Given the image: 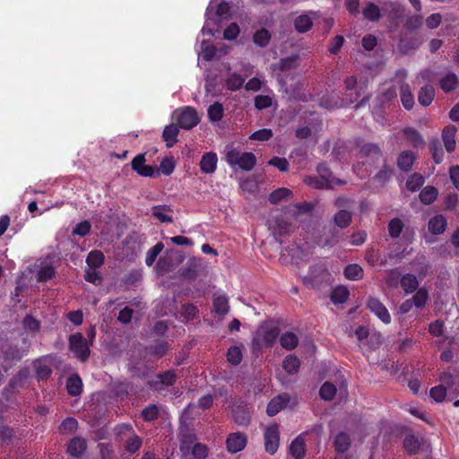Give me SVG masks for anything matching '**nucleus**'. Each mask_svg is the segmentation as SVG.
Here are the masks:
<instances>
[{"instance_id":"nucleus-1","label":"nucleus","mask_w":459,"mask_h":459,"mask_svg":"<svg viewBox=\"0 0 459 459\" xmlns=\"http://www.w3.org/2000/svg\"><path fill=\"white\" fill-rule=\"evenodd\" d=\"M279 335L280 329L278 327L263 325L258 327L252 339V349L260 351L263 348H271Z\"/></svg>"},{"instance_id":"nucleus-2","label":"nucleus","mask_w":459,"mask_h":459,"mask_svg":"<svg viewBox=\"0 0 459 459\" xmlns=\"http://www.w3.org/2000/svg\"><path fill=\"white\" fill-rule=\"evenodd\" d=\"M366 85H358L357 78L353 75L348 76L344 80V88L346 93V104L356 103L355 108L364 106L369 100V96H363Z\"/></svg>"},{"instance_id":"nucleus-3","label":"nucleus","mask_w":459,"mask_h":459,"mask_svg":"<svg viewBox=\"0 0 459 459\" xmlns=\"http://www.w3.org/2000/svg\"><path fill=\"white\" fill-rule=\"evenodd\" d=\"M225 160L230 166H238L244 171L252 170L256 164V157L253 152H240L234 148L227 151Z\"/></svg>"},{"instance_id":"nucleus-4","label":"nucleus","mask_w":459,"mask_h":459,"mask_svg":"<svg viewBox=\"0 0 459 459\" xmlns=\"http://www.w3.org/2000/svg\"><path fill=\"white\" fill-rule=\"evenodd\" d=\"M442 384L432 387L429 391V396L437 403H441L446 399L447 391H459V380L455 379L452 374L444 372L440 376Z\"/></svg>"},{"instance_id":"nucleus-5","label":"nucleus","mask_w":459,"mask_h":459,"mask_svg":"<svg viewBox=\"0 0 459 459\" xmlns=\"http://www.w3.org/2000/svg\"><path fill=\"white\" fill-rule=\"evenodd\" d=\"M68 348L74 357L81 362H86L91 355V350L87 340L82 333L70 334L68 337Z\"/></svg>"},{"instance_id":"nucleus-6","label":"nucleus","mask_w":459,"mask_h":459,"mask_svg":"<svg viewBox=\"0 0 459 459\" xmlns=\"http://www.w3.org/2000/svg\"><path fill=\"white\" fill-rule=\"evenodd\" d=\"M178 127L190 130L200 122V117L195 108L186 106L174 111L173 117Z\"/></svg>"},{"instance_id":"nucleus-7","label":"nucleus","mask_w":459,"mask_h":459,"mask_svg":"<svg viewBox=\"0 0 459 459\" xmlns=\"http://www.w3.org/2000/svg\"><path fill=\"white\" fill-rule=\"evenodd\" d=\"M178 379L176 370L169 369L156 375L155 378L148 381V385L156 390L162 391L167 387L172 386Z\"/></svg>"},{"instance_id":"nucleus-8","label":"nucleus","mask_w":459,"mask_h":459,"mask_svg":"<svg viewBox=\"0 0 459 459\" xmlns=\"http://www.w3.org/2000/svg\"><path fill=\"white\" fill-rule=\"evenodd\" d=\"M52 362V355L40 357L33 362L35 377L38 380H47L51 377L53 373Z\"/></svg>"},{"instance_id":"nucleus-9","label":"nucleus","mask_w":459,"mask_h":459,"mask_svg":"<svg viewBox=\"0 0 459 459\" xmlns=\"http://www.w3.org/2000/svg\"><path fill=\"white\" fill-rule=\"evenodd\" d=\"M280 430L277 424L268 426L264 431V449L270 455H274L279 447Z\"/></svg>"},{"instance_id":"nucleus-10","label":"nucleus","mask_w":459,"mask_h":459,"mask_svg":"<svg viewBox=\"0 0 459 459\" xmlns=\"http://www.w3.org/2000/svg\"><path fill=\"white\" fill-rule=\"evenodd\" d=\"M133 170L138 175L146 178H153L159 175V172L153 166L145 164V154L136 155L131 161Z\"/></svg>"},{"instance_id":"nucleus-11","label":"nucleus","mask_w":459,"mask_h":459,"mask_svg":"<svg viewBox=\"0 0 459 459\" xmlns=\"http://www.w3.org/2000/svg\"><path fill=\"white\" fill-rule=\"evenodd\" d=\"M367 307L383 323L389 324L391 322V316H390L387 308L377 298H375V297L368 298Z\"/></svg>"},{"instance_id":"nucleus-12","label":"nucleus","mask_w":459,"mask_h":459,"mask_svg":"<svg viewBox=\"0 0 459 459\" xmlns=\"http://www.w3.org/2000/svg\"><path fill=\"white\" fill-rule=\"evenodd\" d=\"M290 402V394L287 393H282L270 400L266 407V413L269 416H275L281 410H283Z\"/></svg>"},{"instance_id":"nucleus-13","label":"nucleus","mask_w":459,"mask_h":459,"mask_svg":"<svg viewBox=\"0 0 459 459\" xmlns=\"http://www.w3.org/2000/svg\"><path fill=\"white\" fill-rule=\"evenodd\" d=\"M247 436L241 432L231 433L226 440L227 449L231 454L242 451L247 446Z\"/></svg>"},{"instance_id":"nucleus-14","label":"nucleus","mask_w":459,"mask_h":459,"mask_svg":"<svg viewBox=\"0 0 459 459\" xmlns=\"http://www.w3.org/2000/svg\"><path fill=\"white\" fill-rule=\"evenodd\" d=\"M456 133L457 128L454 125L446 126L442 130V140L444 146L447 152L451 153L455 150L456 147Z\"/></svg>"},{"instance_id":"nucleus-15","label":"nucleus","mask_w":459,"mask_h":459,"mask_svg":"<svg viewBox=\"0 0 459 459\" xmlns=\"http://www.w3.org/2000/svg\"><path fill=\"white\" fill-rule=\"evenodd\" d=\"M87 442L85 438L80 437H73L67 446V453L72 457H81L87 450Z\"/></svg>"},{"instance_id":"nucleus-16","label":"nucleus","mask_w":459,"mask_h":459,"mask_svg":"<svg viewBox=\"0 0 459 459\" xmlns=\"http://www.w3.org/2000/svg\"><path fill=\"white\" fill-rule=\"evenodd\" d=\"M316 171L321 179L325 180L333 187L334 186H343L345 181L333 177L329 166L325 162H321L316 167Z\"/></svg>"},{"instance_id":"nucleus-17","label":"nucleus","mask_w":459,"mask_h":459,"mask_svg":"<svg viewBox=\"0 0 459 459\" xmlns=\"http://www.w3.org/2000/svg\"><path fill=\"white\" fill-rule=\"evenodd\" d=\"M417 159L416 154L409 150L403 151L397 157V167L400 170L408 172L410 171Z\"/></svg>"},{"instance_id":"nucleus-18","label":"nucleus","mask_w":459,"mask_h":459,"mask_svg":"<svg viewBox=\"0 0 459 459\" xmlns=\"http://www.w3.org/2000/svg\"><path fill=\"white\" fill-rule=\"evenodd\" d=\"M233 420L239 426L247 427L251 421L250 411L247 405H238L232 410Z\"/></svg>"},{"instance_id":"nucleus-19","label":"nucleus","mask_w":459,"mask_h":459,"mask_svg":"<svg viewBox=\"0 0 459 459\" xmlns=\"http://www.w3.org/2000/svg\"><path fill=\"white\" fill-rule=\"evenodd\" d=\"M218 158L213 152H205L200 160V169L203 173L212 174L217 169Z\"/></svg>"},{"instance_id":"nucleus-20","label":"nucleus","mask_w":459,"mask_h":459,"mask_svg":"<svg viewBox=\"0 0 459 459\" xmlns=\"http://www.w3.org/2000/svg\"><path fill=\"white\" fill-rule=\"evenodd\" d=\"M403 137L411 143L413 148H419L425 144L422 134L414 127L407 126L403 129Z\"/></svg>"},{"instance_id":"nucleus-21","label":"nucleus","mask_w":459,"mask_h":459,"mask_svg":"<svg viewBox=\"0 0 459 459\" xmlns=\"http://www.w3.org/2000/svg\"><path fill=\"white\" fill-rule=\"evenodd\" d=\"M458 85L459 78L453 72L446 73L439 80V86L441 90L446 93H449L455 91L458 87Z\"/></svg>"},{"instance_id":"nucleus-22","label":"nucleus","mask_w":459,"mask_h":459,"mask_svg":"<svg viewBox=\"0 0 459 459\" xmlns=\"http://www.w3.org/2000/svg\"><path fill=\"white\" fill-rule=\"evenodd\" d=\"M67 393L71 396H78L82 392V381L77 373L71 375L65 383Z\"/></svg>"},{"instance_id":"nucleus-23","label":"nucleus","mask_w":459,"mask_h":459,"mask_svg":"<svg viewBox=\"0 0 459 459\" xmlns=\"http://www.w3.org/2000/svg\"><path fill=\"white\" fill-rule=\"evenodd\" d=\"M400 284L406 294L415 292L419 287L418 279L412 273H406L403 276H402L400 279Z\"/></svg>"},{"instance_id":"nucleus-24","label":"nucleus","mask_w":459,"mask_h":459,"mask_svg":"<svg viewBox=\"0 0 459 459\" xmlns=\"http://www.w3.org/2000/svg\"><path fill=\"white\" fill-rule=\"evenodd\" d=\"M179 129L178 125L166 126L162 132L163 141L166 143L167 147H172L178 142V135Z\"/></svg>"},{"instance_id":"nucleus-25","label":"nucleus","mask_w":459,"mask_h":459,"mask_svg":"<svg viewBox=\"0 0 459 459\" xmlns=\"http://www.w3.org/2000/svg\"><path fill=\"white\" fill-rule=\"evenodd\" d=\"M305 440L301 436H298L292 440L290 446V454L295 459H302L306 454Z\"/></svg>"},{"instance_id":"nucleus-26","label":"nucleus","mask_w":459,"mask_h":459,"mask_svg":"<svg viewBox=\"0 0 459 459\" xmlns=\"http://www.w3.org/2000/svg\"><path fill=\"white\" fill-rule=\"evenodd\" d=\"M293 23L295 30L299 33H306L313 27L312 18L307 13H303L296 17Z\"/></svg>"},{"instance_id":"nucleus-27","label":"nucleus","mask_w":459,"mask_h":459,"mask_svg":"<svg viewBox=\"0 0 459 459\" xmlns=\"http://www.w3.org/2000/svg\"><path fill=\"white\" fill-rule=\"evenodd\" d=\"M428 228L434 235L442 234L446 228V220L443 215H436L429 221Z\"/></svg>"},{"instance_id":"nucleus-28","label":"nucleus","mask_w":459,"mask_h":459,"mask_svg":"<svg viewBox=\"0 0 459 459\" xmlns=\"http://www.w3.org/2000/svg\"><path fill=\"white\" fill-rule=\"evenodd\" d=\"M279 342L281 346L287 350L292 351L299 345V337L293 332H286L281 336L279 335Z\"/></svg>"},{"instance_id":"nucleus-29","label":"nucleus","mask_w":459,"mask_h":459,"mask_svg":"<svg viewBox=\"0 0 459 459\" xmlns=\"http://www.w3.org/2000/svg\"><path fill=\"white\" fill-rule=\"evenodd\" d=\"M271 39L272 34L265 28L257 30L253 35L254 44L261 48H266L269 45Z\"/></svg>"},{"instance_id":"nucleus-30","label":"nucleus","mask_w":459,"mask_h":459,"mask_svg":"<svg viewBox=\"0 0 459 459\" xmlns=\"http://www.w3.org/2000/svg\"><path fill=\"white\" fill-rule=\"evenodd\" d=\"M333 222L334 224L340 228V229H346L348 228L351 221H352V215L351 212L342 209L339 210L334 215H333Z\"/></svg>"},{"instance_id":"nucleus-31","label":"nucleus","mask_w":459,"mask_h":459,"mask_svg":"<svg viewBox=\"0 0 459 459\" xmlns=\"http://www.w3.org/2000/svg\"><path fill=\"white\" fill-rule=\"evenodd\" d=\"M429 152L436 164H440L444 160V150L440 141L437 138L429 141Z\"/></svg>"},{"instance_id":"nucleus-32","label":"nucleus","mask_w":459,"mask_h":459,"mask_svg":"<svg viewBox=\"0 0 459 459\" xmlns=\"http://www.w3.org/2000/svg\"><path fill=\"white\" fill-rule=\"evenodd\" d=\"M334 449L337 453H345L351 447V438L346 432H340L333 441Z\"/></svg>"},{"instance_id":"nucleus-33","label":"nucleus","mask_w":459,"mask_h":459,"mask_svg":"<svg viewBox=\"0 0 459 459\" xmlns=\"http://www.w3.org/2000/svg\"><path fill=\"white\" fill-rule=\"evenodd\" d=\"M400 97L403 108L411 110L414 105V98L411 91L409 84L403 83L400 87Z\"/></svg>"},{"instance_id":"nucleus-34","label":"nucleus","mask_w":459,"mask_h":459,"mask_svg":"<svg viewBox=\"0 0 459 459\" xmlns=\"http://www.w3.org/2000/svg\"><path fill=\"white\" fill-rule=\"evenodd\" d=\"M300 364V359L297 356L290 354L284 359L282 368L289 375H295L299 372Z\"/></svg>"},{"instance_id":"nucleus-35","label":"nucleus","mask_w":459,"mask_h":459,"mask_svg":"<svg viewBox=\"0 0 459 459\" xmlns=\"http://www.w3.org/2000/svg\"><path fill=\"white\" fill-rule=\"evenodd\" d=\"M364 18L370 22H378L381 19V11L378 5L372 2L366 4L362 10Z\"/></svg>"},{"instance_id":"nucleus-36","label":"nucleus","mask_w":459,"mask_h":459,"mask_svg":"<svg viewBox=\"0 0 459 459\" xmlns=\"http://www.w3.org/2000/svg\"><path fill=\"white\" fill-rule=\"evenodd\" d=\"M169 349V345L166 341H159L155 344L146 348L147 353L152 357L161 358L166 355Z\"/></svg>"},{"instance_id":"nucleus-37","label":"nucleus","mask_w":459,"mask_h":459,"mask_svg":"<svg viewBox=\"0 0 459 459\" xmlns=\"http://www.w3.org/2000/svg\"><path fill=\"white\" fill-rule=\"evenodd\" d=\"M434 97V88L431 85H425L419 91L418 101L420 105L428 107L432 103Z\"/></svg>"},{"instance_id":"nucleus-38","label":"nucleus","mask_w":459,"mask_h":459,"mask_svg":"<svg viewBox=\"0 0 459 459\" xmlns=\"http://www.w3.org/2000/svg\"><path fill=\"white\" fill-rule=\"evenodd\" d=\"M105 262V255L100 250L91 251L86 257V264L89 268L99 269Z\"/></svg>"},{"instance_id":"nucleus-39","label":"nucleus","mask_w":459,"mask_h":459,"mask_svg":"<svg viewBox=\"0 0 459 459\" xmlns=\"http://www.w3.org/2000/svg\"><path fill=\"white\" fill-rule=\"evenodd\" d=\"M343 274L350 281H359L363 278L364 271L360 265L350 264L345 266Z\"/></svg>"},{"instance_id":"nucleus-40","label":"nucleus","mask_w":459,"mask_h":459,"mask_svg":"<svg viewBox=\"0 0 459 459\" xmlns=\"http://www.w3.org/2000/svg\"><path fill=\"white\" fill-rule=\"evenodd\" d=\"M359 154L360 157L373 156L377 160H379L382 157L383 152L381 148L377 144L368 143L360 147Z\"/></svg>"},{"instance_id":"nucleus-41","label":"nucleus","mask_w":459,"mask_h":459,"mask_svg":"<svg viewBox=\"0 0 459 459\" xmlns=\"http://www.w3.org/2000/svg\"><path fill=\"white\" fill-rule=\"evenodd\" d=\"M350 296V291L345 286L334 288L331 293V300L333 304L339 305L345 303Z\"/></svg>"},{"instance_id":"nucleus-42","label":"nucleus","mask_w":459,"mask_h":459,"mask_svg":"<svg viewBox=\"0 0 459 459\" xmlns=\"http://www.w3.org/2000/svg\"><path fill=\"white\" fill-rule=\"evenodd\" d=\"M437 189L432 186L424 187L420 195V201L424 204H431L437 197Z\"/></svg>"},{"instance_id":"nucleus-43","label":"nucleus","mask_w":459,"mask_h":459,"mask_svg":"<svg viewBox=\"0 0 459 459\" xmlns=\"http://www.w3.org/2000/svg\"><path fill=\"white\" fill-rule=\"evenodd\" d=\"M403 447L410 455L417 454L420 447L419 438L413 434L406 435L403 439Z\"/></svg>"},{"instance_id":"nucleus-44","label":"nucleus","mask_w":459,"mask_h":459,"mask_svg":"<svg viewBox=\"0 0 459 459\" xmlns=\"http://www.w3.org/2000/svg\"><path fill=\"white\" fill-rule=\"evenodd\" d=\"M214 312L225 316L230 310L229 299L226 296H218L212 301Z\"/></svg>"},{"instance_id":"nucleus-45","label":"nucleus","mask_w":459,"mask_h":459,"mask_svg":"<svg viewBox=\"0 0 459 459\" xmlns=\"http://www.w3.org/2000/svg\"><path fill=\"white\" fill-rule=\"evenodd\" d=\"M429 298V291L425 288H420L410 299L414 307L422 308L427 304Z\"/></svg>"},{"instance_id":"nucleus-46","label":"nucleus","mask_w":459,"mask_h":459,"mask_svg":"<svg viewBox=\"0 0 459 459\" xmlns=\"http://www.w3.org/2000/svg\"><path fill=\"white\" fill-rule=\"evenodd\" d=\"M425 179L420 173L411 174L406 181V187L411 192H416L423 186Z\"/></svg>"},{"instance_id":"nucleus-47","label":"nucleus","mask_w":459,"mask_h":459,"mask_svg":"<svg viewBox=\"0 0 459 459\" xmlns=\"http://www.w3.org/2000/svg\"><path fill=\"white\" fill-rule=\"evenodd\" d=\"M56 276V269L51 264H44L41 265L38 274L37 280L39 282H46L49 280H52Z\"/></svg>"},{"instance_id":"nucleus-48","label":"nucleus","mask_w":459,"mask_h":459,"mask_svg":"<svg viewBox=\"0 0 459 459\" xmlns=\"http://www.w3.org/2000/svg\"><path fill=\"white\" fill-rule=\"evenodd\" d=\"M227 360L232 366H238L242 359V351L238 346H230L227 351Z\"/></svg>"},{"instance_id":"nucleus-49","label":"nucleus","mask_w":459,"mask_h":459,"mask_svg":"<svg viewBox=\"0 0 459 459\" xmlns=\"http://www.w3.org/2000/svg\"><path fill=\"white\" fill-rule=\"evenodd\" d=\"M292 194L291 190L286 187H280L276 190L273 191L269 195V202L273 204H277L281 201L287 199L289 196H290Z\"/></svg>"},{"instance_id":"nucleus-50","label":"nucleus","mask_w":459,"mask_h":459,"mask_svg":"<svg viewBox=\"0 0 459 459\" xmlns=\"http://www.w3.org/2000/svg\"><path fill=\"white\" fill-rule=\"evenodd\" d=\"M208 117L212 122H219L222 119L224 108L222 104L214 102L207 110Z\"/></svg>"},{"instance_id":"nucleus-51","label":"nucleus","mask_w":459,"mask_h":459,"mask_svg":"<svg viewBox=\"0 0 459 459\" xmlns=\"http://www.w3.org/2000/svg\"><path fill=\"white\" fill-rule=\"evenodd\" d=\"M290 230L291 224L289 221L281 218H277L275 220V226L273 229L274 237H285L290 233Z\"/></svg>"},{"instance_id":"nucleus-52","label":"nucleus","mask_w":459,"mask_h":459,"mask_svg":"<svg viewBox=\"0 0 459 459\" xmlns=\"http://www.w3.org/2000/svg\"><path fill=\"white\" fill-rule=\"evenodd\" d=\"M244 82L245 80L240 74L234 73L226 79L225 85L229 91H235L243 86Z\"/></svg>"},{"instance_id":"nucleus-53","label":"nucleus","mask_w":459,"mask_h":459,"mask_svg":"<svg viewBox=\"0 0 459 459\" xmlns=\"http://www.w3.org/2000/svg\"><path fill=\"white\" fill-rule=\"evenodd\" d=\"M404 224L399 218H394L388 222L387 230L391 238H397L400 237Z\"/></svg>"},{"instance_id":"nucleus-54","label":"nucleus","mask_w":459,"mask_h":459,"mask_svg":"<svg viewBox=\"0 0 459 459\" xmlns=\"http://www.w3.org/2000/svg\"><path fill=\"white\" fill-rule=\"evenodd\" d=\"M25 352L22 351L17 345H10L4 352L5 360L19 361L21 360Z\"/></svg>"},{"instance_id":"nucleus-55","label":"nucleus","mask_w":459,"mask_h":459,"mask_svg":"<svg viewBox=\"0 0 459 459\" xmlns=\"http://www.w3.org/2000/svg\"><path fill=\"white\" fill-rule=\"evenodd\" d=\"M337 389L333 384L325 382L319 390V395L325 401H332L334 398Z\"/></svg>"},{"instance_id":"nucleus-56","label":"nucleus","mask_w":459,"mask_h":459,"mask_svg":"<svg viewBox=\"0 0 459 459\" xmlns=\"http://www.w3.org/2000/svg\"><path fill=\"white\" fill-rule=\"evenodd\" d=\"M164 245L162 242H158L155 244L152 247H151L145 256V264L147 266H152L157 256L160 254V252L163 250Z\"/></svg>"},{"instance_id":"nucleus-57","label":"nucleus","mask_w":459,"mask_h":459,"mask_svg":"<svg viewBox=\"0 0 459 459\" xmlns=\"http://www.w3.org/2000/svg\"><path fill=\"white\" fill-rule=\"evenodd\" d=\"M143 445V439L138 435L134 434L131 436L125 444V449L129 454L137 452Z\"/></svg>"},{"instance_id":"nucleus-58","label":"nucleus","mask_w":459,"mask_h":459,"mask_svg":"<svg viewBox=\"0 0 459 459\" xmlns=\"http://www.w3.org/2000/svg\"><path fill=\"white\" fill-rule=\"evenodd\" d=\"M141 416L147 422L156 420L159 417L158 406L154 403L149 404L142 411Z\"/></svg>"},{"instance_id":"nucleus-59","label":"nucleus","mask_w":459,"mask_h":459,"mask_svg":"<svg viewBox=\"0 0 459 459\" xmlns=\"http://www.w3.org/2000/svg\"><path fill=\"white\" fill-rule=\"evenodd\" d=\"M392 173V169L386 164V161L385 160L381 169L375 175L374 179L381 185H385L390 179Z\"/></svg>"},{"instance_id":"nucleus-60","label":"nucleus","mask_w":459,"mask_h":459,"mask_svg":"<svg viewBox=\"0 0 459 459\" xmlns=\"http://www.w3.org/2000/svg\"><path fill=\"white\" fill-rule=\"evenodd\" d=\"M84 280L96 286H99L101 284L103 278L98 269L88 267V269L85 270Z\"/></svg>"},{"instance_id":"nucleus-61","label":"nucleus","mask_w":459,"mask_h":459,"mask_svg":"<svg viewBox=\"0 0 459 459\" xmlns=\"http://www.w3.org/2000/svg\"><path fill=\"white\" fill-rule=\"evenodd\" d=\"M304 182L315 188V189H330L333 188L332 186L329 185V183L325 180H323L320 178V177H307L305 178Z\"/></svg>"},{"instance_id":"nucleus-62","label":"nucleus","mask_w":459,"mask_h":459,"mask_svg":"<svg viewBox=\"0 0 459 459\" xmlns=\"http://www.w3.org/2000/svg\"><path fill=\"white\" fill-rule=\"evenodd\" d=\"M142 273L139 270L130 271L123 279V282L127 287L135 286L142 280Z\"/></svg>"},{"instance_id":"nucleus-63","label":"nucleus","mask_w":459,"mask_h":459,"mask_svg":"<svg viewBox=\"0 0 459 459\" xmlns=\"http://www.w3.org/2000/svg\"><path fill=\"white\" fill-rule=\"evenodd\" d=\"M77 428H78L77 420L74 418H72V417H68L61 422V424L59 426V430L62 433H71V432L75 431L77 429Z\"/></svg>"},{"instance_id":"nucleus-64","label":"nucleus","mask_w":459,"mask_h":459,"mask_svg":"<svg viewBox=\"0 0 459 459\" xmlns=\"http://www.w3.org/2000/svg\"><path fill=\"white\" fill-rule=\"evenodd\" d=\"M255 107L258 110L268 108L273 104V100L268 95H257L254 100Z\"/></svg>"}]
</instances>
